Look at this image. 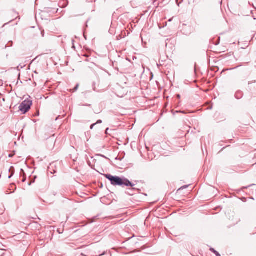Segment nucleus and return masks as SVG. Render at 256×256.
<instances>
[{
	"instance_id": "obj_4",
	"label": "nucleus",
	"mask_w": 256,
	"mask_h": 256,
	"mask_svg": "<svg viewBox=\"0 0 256 256\" xmlns=\"http://www.w3.org/2000/svg\"><path fill=\"white\" fill-rule=\"evenodd\" d=\"M139 190L138 189V188H134V186L132 187V188H129L128 190V191L126 192V193L130 195H133L134 194V193L132 192L133 191H137L138 192Z\"/></svg>"
},
{
	"instance_id": "obj_10",
	"label": "nucleus",
	"mask_w": 256,
	"mask_h": 256,
	"mask_svg": "<svg viewBox=\"0 0 256 256\" xmlns=\"http://www.w3.org/2000/svg\"><path fill=\"white\" fill-rule=\"evenodd\" d=\"M20 176H26V174H25V172H24V171L23 169H20Z\"/></svg>"
},
{
	"instance_id": "obj_19",
	"label": "nucleus",
	"mask_w": 256,
	"mask_h": 256,
	"mask_svg": "<svg viewBox=\"0 0 256 256\" xmlns=\"http://www.w3.org/2000/svg\"><path fill=\"white\" fill-rule=\"evenodd\" d=\"M177 96H178V98H180V94H178Z\"/></svg>"
},
{
	"instance_id": "obj_9",
	"label": "nucleus",
	"mask_w": 256,
	"mask_h": 256,
	"mask_svg": "<svg viewBox=\"0 0 256 256\" xmlns=\"http://www.w3.org/2000/svg\"><path fill=\"white\" fill-rule=\"evenodd\" d=\"M9 172L10 173L14 174V166H10L9 169Z\"/></svg>"
},
{
	"instance_id": "obj_16",
	"label": "nucleus",
	"mask_w": 256,
	"mask_h": 256,
	"mask_svg": "<svg viewBox=\"0 0 256 256\" xmlns=\"http://www.w3.org/2000/svg\"><path fill=\"white\" fill-rule=\"evenodd\" d=\"M14 174H12L10 175V176H8V178H11L14 176Z\"/></svg>"
},
{
	"instance_id": "obj_15",
	"label": "nucleus",
	"mask_w": 256,
	"mask_h": 256,
	"mask_svg": "<svg viewBox=\"0 0 256 256\" xmlns=\"http://www.w3.org/2000/svg\"><path fill=\"white\" fill-rule=\"evenodd\" d=\"M96 125V124H92L91 126H90V129H92L94 127V126Z\"/></svg>"
},
{
	"instance_id": "obj_1",
	"label": "nucleus",
	"mask_w": 256,
	"mask_h": 256,
	"mask_svg": "<svg viewBox=\"0 0 256 256\" xmlns=\"http://www.w3.org/2000/svg\"><path fill=\"white\" fill-rule=\"evenodd\" d=\"M104 177L108 180L112 185L118 186H135L130 182L128 179L125 178H121L118 176H113L110 174H104Z\"/></svg>"
},
{
	"instance_id": "obj_3",
	"label": "nucleus",
	"mask_w": 256,
	"mask_h": 256,
	"mask_svg": "<svg viewBox=\"0 0 256 256\" xmlns=\"http://www.w3.org/2000/svg\"><path fill=\"white\" fill-rule=\"evenodd\" d=\"M242 95L243 94L242 92L238 90L236 92L235 98L238 100H240L242 97Z\"/></svg>"
},
{
	"instance_id": "obj_7",
	"label": "nucleus",
	"mask_w": 256,
	"mask_h": 256,
	"mask_svg": "<svg viewBox=\"0 0 256 256\" xmlns=\"http://www.w3.org/2000/svg\"><path fill=\"white\" fill-rule=\"evenodd\" d=\"M78 86H79V84H76V86L74 88V89L70 90V91L72 92H76L78 90Z\"/></svg>"
},
{
	"instance_id": "obj_8",
	"label": "nucleus",
	"mask_w": 256,
	"mask_h": 256,
	"mask_svg": "<svg viewBox=\"0 0 256 256\" xmlns=\"http://www.w3.org/2000/svg\"><path fill=\"white\" fill-rule=\"evenodd\" d=\"M13 42L12 40L9 41L6 45V48L7 47H11L12 46Z\"/></svg>"
},
{
	"instance_id": "obj_14",
	"label": "nucleus",
	"mask_w": 256,
	"mask_h": 256,
	"mask_svg": "<svg viewBox=\"0 0 256 256\" xmlns=\"http://www.w3.org/2000/svg\"><path fill=\"white\" fill-rule=\"evenodd\" d=\"M254 184H250V185L248 186H246V187H244V188H244V189L247 188H248V187H250V186H254Z\"/></svg>"
},
{
	"instance_id": "obj_12",
	"label": "nucleus",
	"mask_w": 256,
	"mask_h": 256,
	"mask_svg": "<svg viewBox=\"0 0 256 256\" xmlns=\"http://www.w3.org/2000/svg\"><path fill=\"white\" fill-rule=\"evenodd\" d=\"M26 176H22V182H24L26 180Z\"/></svg>"
},
{
	"instance_id": "obj_11",
	"label": "nucleus",
	"mask_w": 256,
	"mask_h": 256,
	"mask_svg": "<svg viewBox=\"0 0 256 256\" xmlns=\"http://www.w3.org/2000/svg\"><path fill=\"white\" fill-rule=\"evenodd\" d=\"M188 187V186H184L181 187L178 190H183V189L187 188Z\"/></svg>"
},
{
	"instance_id": "obj_21",
	"label": "nucleus",
	"mask_w": 256,
	"mask_h": 256,
	"mask_svg": "<svg viewBox=\"0 0 256 256\" xmlns=\"http://www.w3.org/2000/svg\"><path fill=\"white\" fill-rule=\"evenodd\" d=\"M9 156H10V157H12V156L10 154V155H9Z\"/></svg>"
},
{
	"instance_id": "obj_20",
	"label": "nucleus",
	"mask_w": 256,
	"mask_h": 256,
	"mask_svg": "<svg viewBox=\"0 0 256 256\" xmlns=\"http://www.w3.org/2000/svg\"><path fill=\"white\" fill-rule=\"evenodd\" d=\"M109 130L108 128H107L106 130V132H107L108 130Z\"/></svg>"
},
{
	"instance_id": "obj_17",
	"label": "nucleus",
	"mask_w": 256,
	"mask_h": 256,
	"mask_svg": "<svg viewBox=\"0 0 256 256\" xmlns=\"http://www.w3.org/2000/svg\"><path fill=\"white\" fill-rule=\"evenodd\" d=\"M84 106H90L91 105L90 104H86Z\"/></svg>"
},
{
	"instance_id": "obj_6",
	"label": "nucleus",
	"mask_w": 256,
	"mask_h": 256,
	"mask_svg": "<svg viewBox=\"0 0 256 256\" xmlns=\"http://www.w3.org/2000/svg\"><path fill=\"white\" fill-rule=\"evenodd\" d=\"M210 251L215 254L216 256H221L218 252L214 248H210Z\"/></svg>"
},
{
	"instance_id": "obj_2",
	"label": "nucleus",
	"mask_w": 256,
	"mask_h": 256,
	"mask_svg": "<svg viewBox=\"0 0 256 256\" xmlns=\"http://www.w3.org/2000/svg\"><path fill=\"white\" fill-rule=\"evenodd\" d=\"M32 105V100H24L20 104L19 110L21 111L23 114H25L30 110Z\"/></svg>"
},
{
	"instance_id": "obj_18",
	"label": "nucleus",
	"mask_w": 256,
	"mask_h": 256,
	"mask_svg": "<svg viewBox=\"0 0 256 256\" xmlns=\"http://www.w3.org/2000/svg\"><path fill=\"white\" fill-rule=\"evenodd\" d=\"M116 160H118V157H117V158H116ZM118 160H121L122 159V158H118Z\"/></svg>"
},
{
	"instance_id": "obj_5",
	"label": "nucleus",
	"mask_w": 256,
	"mask_h": 256,
	"mask_svg": "<svg viewBox=\"0 0 256 256\" xmlns=\"http://www.w3.org/2000/svg\"><path fill=\"white\" fill-rule=\"evenodd\" d=\"M68 4V2L67 1L64 0L62 1H60L59 2L58 4L60 7H62V8H64L67 6Z\"/></svg>"
},
{
	"instance_id": "obj_13",
	"label": "nucleus",
	"mask_w": 256,
	"mask_h": 256,
	"mask_svg": "<svg viewBox=\"0 0 256 256\" xmlns=\"http://www.w3.org/2000/svg\"><path fill=\"white\" fill-rule=\"evenodd\" d=\"M102 123V120H99L97 121V122L96 123V124H101Z\"/></svg>"
}]
</instances>
